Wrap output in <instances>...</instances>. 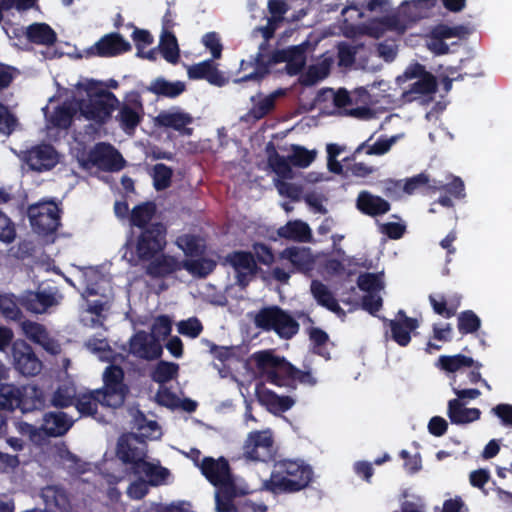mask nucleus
Returning <instances> with one entry per match:
<instances>
[{
	"mask_svg": "<svg viewBox=\"0 0 512 512\" xmlns=\"http://www.w3.org/2000/svg\"><path fill=\"white\" fill-rule=\"evenodd\" d=\"M179 365L174 362L159 361L151 373V378L158 384H165L178 375Z\"/></svg>",
	"mask_w": 512,
	"mask_h": 512,
	"instance_id": "8fccbe9b",
	"label": "nucleus"
},
{
	"mask_svg": "<svg viewBox=\"0 0 512 512\" xmlns=\"http://www.w3.org/2000/svg\"><path fill=\"white\" fill-rule=\"evenodd\" d=\"M287 49L286 70L290 75L298 74L305 66L306 49L303 45L290 46Z\"/></svg>",
	"mask_w": 512,
	"mask_h": 512,
	"instance_id": "49530a36",
	"label": "nucleus"
},
{
	"mask_svg": "<svg viewBox=\"0 0 512 512\" xmlns=\"http://www.w3.org/2000/svg\"><path fill=\"white\" fill-rule=\"evenodd\" d=\"M178 247L183 250L188 257H196L202 253L198 239L194 235H183L176 241Z\"/></svg>",
	"mask_w": 512,
	"mask_h": 512,
	"instance_id": "e2e57ef3",
	"label": "nucleus"
},
{
	"mask_svg": "<svg viewBox=\"0 0 512 512\" xmlns=\"http://www.w3.org/2000/svg\"><path fill=\"white\" fill-rule=\"evenodd\" d=\"M103 383L104 386L99 390L106 406L121 407L129 392L128 386L124 383L122 367L114 364L107 366L103 373Z\"/></svg>",
	"mask_w": 512,
	"mask_h": 512,
	"instance_id": "1a4fd4ad",
	"label": "nucleus"
},
{
	"mask_svg": "<svg viewBox=\"0 0 512 512\" xmlns=\"http://www.w3.org/2000/svg\"><path fill=\"white\" fill-rule=\"evenodd\" d=\"M167 226L162 222H154L145 229L129 232L124 247L130 253V261H150L160 254L167 244Z\"/></svg>",
	"mask_w": 512,
	"mask_h": 512,
	"instance_id": "f257e3e1",
	"label": "nucleus"
},
{
	"mask_svg": "<svg viewBox=\"0 0 512 512\" xmlns=\"http://www.w3.org/2000/svg\"><path fill=\"white\" fill-rule=\"evenodd\" d=\"M481 327V319L472 310H465L457 316V328L462 335L477 332Z\"/></svg>",
	"mask_w": 512,
	"mask_h": 512,
	"instance_id": "3c124183",
	"label": "nucleus"
},
{
	"mask_svg": "<svg viewBox=\"0 0 512 512\" xmlns=\"http://www.w3.org/2000/svg\"><path fill=\"white\" fill-rule=\"evenodd\" d=\"M328 75V70L325 67L312 65L308 68L306 73L301 76L300 83L303 86L315 85L318 81L322 80Z\"/></svg>",
	"mask_w": 512,
	"mask_h": 512,
	"instance_id": "338daca9",
	"label": "nucleus"
},
{
	"mask_svg": "<svg viewBox=\"0 0 512 512\" xmlns=\"http://www.w3.org/2000/svg\"><path fill=\"white\" fill-rule=\"evenodd\" d=\"M187 74L190 79L206 80L211 85L217 87H223L228 82L227 78L211 59L191 65L188 68Z\"/></svg>",
	"mask_w": 512,
	"mask_h": 512,
	"instance_id": "5701e85b",
	"label": "nucleus"
},
{
	"mask_svg": "<svg viewBox=\"0 0 512 512\" xmlns=\"http://www.w3.org/2000/svg\"><path fill=\"white\" fill-rule=\"evenodd\" d=\"M131 44L117 32L101 37L94 45L86 49L87 57L110 58L131 50Z\"/></svg>",
	"mask_w": 512,
	"mask_h": 512,
	"instance_id": "2eb2a0df",
	"label": "nucleus"
},
{
	"mask_svg": "<svg viewBox=\"0 0 512 512\" xmlns=\"http://www.w3.org/2000/svg\"><path fill=\"white\" fill-rule=\"evenodd\" d=\"M272 151L268 150V165L281 179H292L293 171L289 157L285 158L278 154L275 148L271 145Z\"/></svg>",
	"mask_w": 512,
	"mask_h": 512,
	"instance_id": "37998d69",
	"label": "nucleus"
},
{
	"mask_svg": "<svg viewBox=\"0 0 512 512\" xmlns=\"http://www.w3.org/2000/svg\"><path fill=\"white\" fill-rule=\"evenodd\" d=\"M449 179L450 181L447 183H444L441 180L433 179L431 192L443 191L444 193L448 194L449 196L456 200H461L465 198L466 193L463 180L460 177L454 175H449L447 177V180Z\"/></svg>",
	"mask_w": 512,
	"mask_h": 512,
	"instance_id": "ea45409f",
	"label": "nucleus"
},
{
	"mask_svg": "<svg viewBox=\"0 0 512 512\" xmlns=\"http://www.w3.org/2000/svg\"><path fill=\"white\" fill-rule=\"evenodd\" d=\"M202 330V323L196 317H192L178 323V332L184 336L196 338L201 334Z\"/></svg>",
	"mask_w": 512,
	"mask_h": 512,
	"instance_id": "0e129e2a",
	"label": "nucleus"
},
{
	"mask_svg": "<svg viewBox=\"0 0 512 512\" xmlns=\"http://www.w3.org/2000/svg\"><path fill=\"white\" fill-rule=\"evenodd\" d=\"M447 415L452 424L465 425L477 421L481 417L478 408H467L459 399H451L448 402Z\"/></svg>",
	"mask_w": 512,
	"mask_h": 512,
	"instance_id": "c756f323",
	"label": "nucleus"
},
{
	"mask_svg": "<svg viewBox=\"0 0 512 512\" xmlns=\"http://www.w3.org/2000/svg\"><path fill=\"white\" fill-rule=\"evenodd\" d=\"M12 357L15 369L24 376H36L42 370V361L25 340L13 342Z\"/></svg>",
	"mask_w": 512,
	"mask_h": 512,
	"instance_id": "f8f14e48",
	"label": "nucleus"
},
{
	"mask_svg": "<svg viewBox=\"0 0 512 512\" xmlns=\"http://www.w3.org/2000/svg\"><path fill=\"white\" fill-rule=\"evenodd\" d=\"M186 89V85L182 81L170 82L163 77L153 80L148 90L157 96L166 98H176Z\"/></svg>",
	"mask_w": 512,
	"mask_h": 512,
	"instance_id": "4c0bfd02",
	"label": "nucleus"
},
{
	"mask_svg": "<svg viewBox=\"0 0 512 512\" xmlns=\"http://www.w3.org/2000/svg\"><path fill=\"white\" fill-rule=\"evenodd\" d=\"M173 170L163 164L157 163L153 167V185L157 191H162L170 187L172 182Z\"/></svg>",
	"mask_w": 512,
	"mask_h": 512,
	"instance_id": "5fc2aeb1",
	"label": "nucleus"
},
{
	"mask_svg": "<svg viewBox=\"0 0 512 512\" xmlns=\"http://www.w3.org/2000/svg\"><path fill=\"white\" fill-rule=\"evenodd\" d=\"M437 91L436 77L428 72L422 77L418 78L417 81L411 84L409 93L418 95H430Z\"/></svg>",
	"mask_w": 512,
	"mask_h": 512,
	"instance_id": "6e6d98bb",
	"label": "nucleus"
},
{
	"mask_svg": "<svg viewBox=\"0 0 512 512\" xmlns=\"http://www.w3.org/2000/svg\"><path fill=\"white\" fill-rule=\"evenodd\" d=\"M224 263L230 265L235 272L257 273L258 270L255 257L249 251H232L225 256Z\"/></svg>",
	"mask_w": 512,
	"mask_h": 512,
	"instance_id": "c9c22d12",
	"label": "nucleus"
},
{
	"mask_svg": "<svg viewBox=\"0 0 512 512\" xmlns=\"http://www.w3.org/2000/svg\"><path fill=\"white\" fill-rule=\"evenodd\" d=\"M216 508L218 512H235L236 508L233 504V498L236 496L235 484L217 488Z\"/></svg>",
	"mask_w": 512,
	"mask_h": 512,
	"instance_id": "864d4df0",
	"label": "nucleus"
},
{
	"mask_svg": "<svg viewBox=\"0 0 512 512\" xmlns=\"http://www.w3.org/2000/svg\"><path fill=\"white\" fill-rule=\"evenodd\" d=\"M372 139L370 137L368 140L362 142L354 151V156L361 153L362 151H365L367 155H384L387 153L390 149L393 143L395 142V139L392 138H384L380 137L374 144L370 145L369 141Z\"/></svg>",
	"mask_w": 512,
	"mask_h": 512,
	"instance_id": "09e8293b",
	"label": "nucleus"
},
{
	"mask_svg": "<svg viewBox=\"0 0 512 512\" xmlns=\"http://www.w3.org/2000/svg\"><path fill=\"white\" fill-rule=\"evenodd\" d=\"M29 42L37 45L52 46L57 41L56 32L47 23H33L26 28Z\"/></svg>",
	"mask_w": 512,
	"mask_h": 512,
	"instance_id": "f704fd0d",
	"label": "nucleus"
},
{
	"mask_svg": "<svg viewBox=\"0 0 512 512\" xmlns=\"http://www.w3.org/2000/svg\"><path fill=\"white\" fill-rule=\"evenodd\" d=\"M433 185V179L431 180L429 175L422 172L411 178H407L403 187V191L406 194H413L420 188L425 187L428 191L431 192V186Z\"/></svg>",
	"mask_w": 512,
	"mask_h": 512,
	"instance_id": "bf43d9fd",
	"label": "nucleus"
},
{
	"mask_svg": "<svg viewBox=\"0 0 512 512\" xmlns=\"http://www.w3.org/2000/svg\"><path fill=\"white\" fill-rule=\"evenodd\" d=\"M309 340L313 345L312 352L326 360L330 359V352L324 348L329 341V335L319 327H311L308 330Z\"/></svg>",
	"mask_w": 512,
	"mask_h": 512,
	"instance_id": "603ef678",
	"label": "nucleus"
},
{
	"mask_svg": "<svg viewBox=\"0 0 512 512\" xmlns=\"http://www.w3.org/2000/svg\"><path fill=\"white\" fill-rule=\"evenodd\" d=\"M24 161L31 170L42 172L57 165L58 155L52 145L40 144L25 152Z\"/></svg>",
	"mask_w": 512,
	"mask_h": 512,
	"instance_id": "6ab92c4d",
	"label": "nucleus"
},
{
	"mask_svg": "<svg viewBox=\"0 0 512 512\" xmlns=\"http://www.w3.org/2000/svg\"><path fill=\"white\" fill-rule=\"evenodd\" d=\"M384 326L389 327L391 339L401 347H406L411 342V333L419 327L416 318L406 315L404 310H399L395 319L382 318Z\"/></svg>",
	"mask_w": 512,
	"mask_h": 512,
	"instance_id": "dca6fc26",
	"label": "nucleus"
},
{
	"mask_svg": "<svg viewBox=\"0 0 512 512\" xmlns=\"http://www.w3.org/2000/svg\"><path fill=\"white\" fill-rule=\"evenodd\" d=\"M62 295L55 287L39 289L37 291H25L20 299V305L28 312L43 314L49 308L59 305Z\"/></svg>",
	"mask_w": 512,
	"mask_h": 512,
	"instance_id": "9b49d317",
	"label": "nucleus"
},
{
	"mask_svg": "<svg viewBox=\"0 0 512 512\" xmlns=\"http://www.w3.org/2000/svg\"><path fill=\"white\" fill-rule=\"evenodd\" d=\"M159 49L163 58L171 63L176 64L180 58V49L174 32H161Z\"/></svg>",
	"mask_w": 512,
	"mask_h": 512,
	"instance_id": "79ce46f5",
	"label": "nucleus"
},
{
	"mask_svg": "<svg viewBox=\"0 0 512 512\" xmlns=\"http://www.w3.org/2000/svg\"><path fill=\"white\" fill-rule=\"evenodd\" d=\"M88 161L103 171L117 172L124 168L125 160L110 143H97L88 154Z\"/></svg>",
	"mask_w": 512,
	"mask_h": 512,
	"instance_id": "4468645a",
	"label": "nucleus"
},
{
	"mask_svg": "<svg viewBox=\"0 0 512 512\" xmlns=\"http://www.w3.org/2000/svg\"><path fill=\"white\" fill-rule=\"evenodd\" d=\"M311 293L319 305L338 315L344 314L343 309L339 305L333 293L321 281L313 280L311 282Z\"/></svg>",
	"mask_w": 512,
	"mask_h": 512,
	"instance_id": "473e14b6",
	"label": "nucleus"
},
{
	"mask_svg": "<svg viewBox=\"0 0 512 512\" xmlns=\"http://www.w3.org/2000/svg\"><path fill=\"white\" fill-rule=\"evenodd\" d=\"M129 352L137 358L155 360L161 357L163 349L159 339L145 331H138L129 341Z\"/></svg>",
	"mask_w": 512,
	"mask_h": 512,
	"instance_id": "a211bd4d",
	"label": "nucleus"
},
{
	"mask_svg": "<svg viewBox=\"0 0 512 512\" xmlns=\"http://www.w3.org/2000/svg\"><path fill=\"white\" fill-rule=\"evenodd\" d=\"M280 238L299 243H308L312 240V231L309 225L302 220H290L277 229Z\"/></svg>",
	"mask_w": 512,
	"mask_h": 512,
	"instance_id": "c85d7f7f",
	"label": "nucleus"
},
{
	"mask_svg": "<svg viewBox=\"0 0 512 512\" xmlns=\"http://www.w3.org/2000/svg\"><path fill=\"white\" fill-rule=\"evenodd\" d=\"M20 396V386L0 383V411L13 412L19 409Z\"/></svg>",
	"mask_w": 512,
	"mask_h": 512,
	"instance_id": "a19ab883",
	"label": "nucleus"
},
{
	"mask_svg": "<svg viewBox=\"0 0 512 512\" xmlns=\"http://www.w3.org/2000/svg\"><path fill=\"white\" fill-rule=\"evenodd\" d=\"M17 125V117L9 110L8 106L0 102V134L11 135Z\"/></svg>",
	"mask_w": 512,
	"mask_h": 512,
	"instance_id": "680f3d73",
	"label": "nucleus"
},
{
	"mask_svg": "<svg viewBox=\"0 0 512 512\" xmlns=\"http://www.w3.org/2000/svg\"><path fill=\"white\" fill-rule=\"evenodd\" d=\"M313 476L308 465L293 460H283L275 464L270 479L265 482L267 490L273 493H293L306 488Z\"/></svg>",
	"mask_w": 512,
	"mask_h": 512,
	"instance_id": "7ed1b4c3",
	"label": "nucleus"
},
{
	"mask_svg": "<svg viewBox=\"0 0 512 512\" xmlns=\"http://www.w3.org/2000/svg\"><path fill=\"white\" fill-rule=\"evenodd\" d=\"M105 405L100 390H93L88 393L76 395L74 407L81 416H94L98 412V405Z\"/></svg>",
	"mask_w": 512,
	"mask_h": 512,
	"instance_id": "72a5a7b5",
	"label": "nucleus"
},
{
	"mask_svg": "<svg viewBox=\"0 0 512 512\" xmlns=\"http://www.w3.org/2000/svg\"><path fill=\"white\" fill-rule=\"evenodd\" d=\"M142 466L139 468V474L143 473L148 478L150 486H159L166 483L170 476V471L166 467L155 465L148 461L141 462Z\"/></svg>",
	"mask_w": 512,
	"mask_h": 512,
	"instance_id": "a18cd8bd",
	"label": "nucleus"
},
{
	"mask_svg": "<svg viewBox=\"0 0 512 512\" xmlns=\"http://www.w3.org/2000/svg\"><path fill=\"white\" fill-rule=\"evenodd\" d=\"M243 449L247 459L268 462L273 459L274 441L268 431H254L249 433Z\"/></svg>",
	"mask_w": 512,
	"mask_h": 512,
	"instance_id": "ddd939ff",
	"label": "nucleus"
},
{
	"mask_svg": "<svg viewBox=\"0 0 512 512\" xmlns=\"http://www.w3.org/2000/svg\"><path fill=\"white\" fill-rule=\"evenodd\" d=\"M172 331V320L167 315L158 316L152 325V336L156 339L159 337L166 338Z\"/></svg>",
	"mask_w": 512,
	"mask_h": 512,
	"instance_id": "69168bd1",
	"label": "nucleus"
},
{
	"mask_svg": "<svg viewBox=\"0 0 512 512\" xmlns=\"http://www.w3.org/2000/svg\"><path fill=\"white\" fill-rule=\"evenodd\" d=\"M255 68L247 74L234 80L235 83L256 81L260 83L269 73L271 67L270 54L256 53L252 56Z\"/></svg>",
	"mask_w": 512,
	"mask_h": 512,
	"instance_id": "e433bc0d",
	"label": "nucleus"
},
{
	"mask_svg": "<svg viewBox=\"0 0 512 512\" xmlns=\"http://www.w3.org/2000/svg\"><path fill=\"white\" fill-rule=\"evenodd\" d=\"M190 274L205 278L216 268V262L209 258L184 260L183 266Z\"/></svg>",
	"mask_w": 512,
	"mask_h": 512,
	"instance_id": "de8ad7c7",
	"label": "nucleus"
},
{
	"mask_svg": "<svg viewBox=\"0 0 512 512\" xmlns=\"http://www.w3.org/2000/svg\"><path fill=\"white\" fill-rule=\"evenodd\" d=\"M76 395H72L67 388L59 387L52 396L51 403L56 408L74 406Z\"/></svg>",
	"mask_w": 512,
	"mask_h": 512,
	"instance_id": "774afa93",
	"label": "nucleus"
},
{
	"mask_svg": "<svg viewBox=\"0 0 512 512\" xmlns=\"http://www.w3.org/2000/svg\"><path fill=\"white\" fill-rule=\"evenodd\" d=\"M357 285L360 290L367 293H375L383 288L380 275L368 272L358 276Z\"/></svg>",
	"mask_w": 512,
	"mask_h": 512,
	"instance_id": "052dcab7",
	"label": "nucleus"
},
{
	"mask_svg": "<svg viewBox=\"0 0 512 512\" xmlns=\"http://www.w3.org/2000/svg\"><path fill=\"white\" fill-rule=\"evenodd\" d=\"M77 111H79L78 103L75 105L72 102L65 101L55 107L51 114L50 122L56 128L68 129L71 126Z\"/></svg>",
	"mask_w": 512,
	"mask_h": 512,
	"instance_id": "58836bf2",
	"label": "nucleus"
},
{
	"mask_svg": "<svg viewBox=\"0 0 512 512\" xmlns=\"http://www.w3.org/2000/svg\"><path fill=\"white\" fill-rule=\"evenodd\" d=\"M356 208L364 215L377 217L388 213L391 204L384 198L369 191H361L356 199Z\"/></svg>",
	"mask_w": 512,
	"mask_h": 512,
	"instance_id": "b1692460",
	"label": "nucleus"
},
{
	"mask_svg": "<svg viewBox=\"0 0 512 512\" xmlns=\"http://www.w3.org/2000/svg\"><path fill=\"white\" fill-rule=\"evenodd\" d=\"M101 84V82L89 80L82 86L87 93V99L78 100L80 114L99 126L106 124L113 111L119 106L117 96L107 89H99Z\"/></svg>",
	"mask_w": 512,
	"mask_h": 512,
	"instance_id": "f03ea898",
	"label": "nucleus"
},
{
	"mask_svg": "<svg viewBox=\"0 0 512 512\" xmlns=\"http://www.w3.org/2000/svg\"><path fill=\"white\" fill-rule=\"evenodd\" d=\"M74 421L62 411L47 412L43 415V423L40 427L26 424L30 437L34 439L36 436L44 435L46 437L64 436L73 426Z\"/></svg>",
	"mask_w": 512,
	"mask_h": 512,
	"instance_id": "9d476101",
	"label": "nucleus"
},
{
	"mask_svg": "<svg viewBox=\"0 0 512 512\" xmlns=\"http://www.w3.org/2000/svg\"><path fill=\"white\" fill-rule=\"evenodd\" d=\"M252 358L268 383L278 387L292 386L297 367L285 357L275 355L271 350H263L255 352Z\"/></svg>",
	"mask_w": 512,
	"mask_h": 512,
	"instance_id": "20e7f679",
	"label": "nucleus"
},
{
	"mask_svg": "<svg viewBox=\"0 0 512 512\" xmlns=\"http://www.w3.org/2000/svg\"><path fill=\"white\" fill-rule=\"evenodd\" d=\"M200 469L206 479L217 488L231 486L234 483L229 462L224 457L218 459L204 457Z\"/></svg>",
	"mask_w": 512,
	"mask_h": 512,
	"instance_id": "f3484780",
	"label": "nucleus"
},
{
	"mask_svg": "<svg viewBox=\"0 0 512 512\" xmlns=\"http://www.w3.org/2000/svg\"><path fill=\"white\" fill-rule=\"evenodd\" d=\"M285 95V90L277 89L268 96L259 100L253 107L250 109L249 114L256 120H260L267 116L270 112L275 109L276 99L280 96Z\"/></svg>",
	"mask_w": 512,
	"mask_h": 512,
	"instance_id": "c03bdc74",
	"label": "nucleus"
},
{
	"mask_svg": "<svg viewBox=\"0 0 512 512\" xmlns=\"http://www.w3.org/2000/svg\"><path fill=\"white\" fill-rule=\"evenodd\" d=\"M158 124L165 128H171L181 135L191 136L193 128L188 125L193 123V117L186 112L176 111H163L156 118Z\"/></svg>",
	"mask_w": 512,
	"mask_h": 512,
	"instance_id": "393cba45",
	"label": "nucleus"
},
{
	"mask_svg": "<svg viewBox=\"0 0 512 512\" xmlns=\"http://www.w3.org/2000/svg\"><path fill=\"white\" fill-rule=\"evenodd\" d=\"M20 327L23 335L33 343L41 346L45 351L56 353L58 345L56 341L50 336L47 328L38 322L28 319L21 320Z\"/></svg>",
	"mask_w": 512,
	"mask_h": 512,
	"instance_id": "aec40b11",
	"label": "nucleus"
},
{
	"mask_svg": "<svg viewBox=\"0 0 512 512\" xmlns=\"http://www.w3.org/2000/svg\"><path fill=\"white\" fill-rule=\"evenodd\" d=\"M117 456L125 464L132 465L133 472L139 474L141 462H145L146 454L137 447L132 446L128 440L120 438L117 444Z\"/></svg>",
	"mask_w": 512,
	"mask_h": 512,
	"instance_id": "2f4dec72",
	"label": "nucleus"
},
{
	"mask_svg": "<svg viewBox=\"0 0 512 512\" xmlns=\"http://www.w3.org/2000/svg\"><path fill=\"white\" fill-rule=\"evenodd\" d=\"M20 405L22 413H28L35 410H41L45 407V396L43 391L35 385L20 386Z\"/></svg>",
	"mask_w": 512,
	"mask_h": 512,
	"instance_id": "7c9ffc66",
	"label": "nucleus"
},
{
	"mask_svg": "<svg viewBox=\"0 0 512 512\" xmlns=\"http://www.w3.org/2000/svg\"><path fill=\"white\" fill-rule=\"evenodd\" d=\"M428 299L433 312L445 319L455 316L461 305V296L456 293L452 295L430 294Z\"/></svg>",
	"mask_w": 512,
	"mask_h": 512,
	"instance_id": "bb28decb",
	"label": "nucleus"
},
{
	"mask_svg": "<svg viewBox=\"0 0 512 512\" xmlns=\"http://www.w3.org/2000/svg\"><path fill=\"white\" fill-rule=\"evenodd\" d=\"M148 262L145 273L151 278H164L183 268V261L180 262L174 256L166 254L155 256Z\"/></svg>",
	"mask_w": 512,
	"mask_h": 512,
	"instance_id": "a878e982",
	"label": "nucleus"
},
{
	"mask_svg": "<svg viewBox=\"0 0 512 512\" xmlns=\"http://www.w3.org/2000/svg\"><path fill=\"white\" fill-rule=\"evenodd\" d=\"M437 365L445 372L454 373L452 377H456L460 386L477 384L481 380L483 365L472 357L463 354L441 355Z\"/></svg>",
	"mask_w": 512,
	"mask_h": 512,
	"instance_id": "423d86ee",
	"label": "nucleus"
},
{
	"mask_svg": "<svg viewBox=\"0 0 512 512\" xmlns=\"http://www.w3.org/2000/svg\"><path fill=\"white\" fill-rule=\"evenodd\" d=\"M257 328L274 331L281 339L289 340L299 331L300 325L287 311L279 306L264 307L254 318Z\"/></svg>",
	"mask_w": 512,
	"mask_h": 512,
	"instance_id": "39448f33",
	"label": "nucleus"
},
{
	"mask_svg": "<svg viewBox=\"0 0 512 512\" xmlns=\"http://www.w3.org/2000/svg\"><path fill=\"white\" fill-rule=\"evenodd\" d=\"M0 312L9 320L21 321L23 313L12 296L0 294Z\"/></svg>",
	"mask_w": 512,
	"mask_h": 512,
	"instance_id": "4d7b16f0",
	"label": "nucleus"
},
{
	"mask_svg": "<svg viewBox=\"0 0 512 512\" xmlns=\"http://www.w3.org/2000/svg\"><path fill=\"white\" fill-rule=\"evenodd\" d=\"M60 214L61 209L54 201L38 202L30 205L27 209L33 230L43 236L56 232L61 224Z\"/></svg>",
	"mask_w": 512,
	"mask_h": 512,
	"instance_id": "0eeeda50",
	"label": "nucleus"
},
{
	"mask_svg": "<svg viewBox=\"0 0 512 512\" xmlns=\"http://www.w3.org/2000/svg\"><path fill=\"white\" fill-rule=\"evenodd\" d=\"M280 259L291 263L293 271L308 273L314 269L315 257L308 247L291 246L279 254Z\"/></svg>",
	"mask_w": 512,
	"mask_h": 512,
	"instance_id": "4be33fe9",
	"label": "nucleus"
},
{
	"mask_svg": "<svg viewBox=\"0 0 512 512\" xmlns=\"http://www.w3.org/2000/svg\"><path fill=\"white\" fill-rule=\"evenodd\" d=\"M256 397L258 402L274 415H280L290 410L295 404V400L291 396L278 395L264 386L256 387Z\"/></svg>",
	"mask_w": 512,
	"mask_h": 512,
	"instance_id": "412c9836",
	"label": "nucleus"
},
{
	"mask_svg": "<svg viewBox=\"0 0 512 512\" xmlns=\"http://www.w3.org/2000/svg\"><path fill=\"white\" fill-rule=\"evenodd\" d=\"M116 109H118V113L115 116V120L119 127L125 134L134 136L137 127L145 116L140 93L137 91L129 92L122 103L119 101V106Z\"/></svg>",
	"mask_w": 512,
	"mask_h": 512,
	"instance_id": "6e6552de",
	"label": "nucleus"
},
{
	"mask_svg": "<svg viewBox=\"0 0 512 512\" xmlns=\"http://www.w3.org/2000/svg\"><path fill=\"white\" fill-rule=\"evenodd\" d=\"M156 210V204L152 201L143 202L133 207L129 216L130 232L152 226Z\"/></svg>",
	"mask_w": 512,
	"mask_h": 512,
	"instance_id": "cd10ccee",
	"label": "nucleus"
},
{
	"mask_svg": "<svg viewBox=\"0 0 512 512\" xmlns=\"http://www.w3.org/2000/svg\"><path fill=\"white\" fill-rule=\"evenodd\" d=\"M292 151L293 153L289 156V161L295 167L306 168L316 157L315 151H309L302 146L293 145Z\"/></svg>",
	"mask_w": 512,
	"mask_h": 512,
	"instance_id": "13d9d810",
	"label": "nucleus"
}]
</instances>
